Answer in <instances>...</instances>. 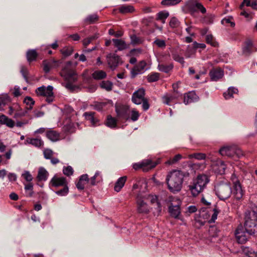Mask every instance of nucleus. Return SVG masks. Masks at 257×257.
I'll return each instance as SVG.
<instances>
[{"label": "nucleus", "mask_w": 257, "mask_h": 257, "mask_svg": "<svg viewBox=\"0 0 257 257\" xmlns=\"http://www.w3.org/2000/svg\"><path fill=\"white\" fill-rule=\"evenodd\" d=\"M189 176L188 172L181 170H173L169 172L166 178L169 189L173 192H179L182 187L184 178Z\"/></svg>", "instance_id": "f257e3e1"}, {"label": "nucleus", "mask_w": 257, "mask_h": 257, "mask_svg": "<svg viewBox=\"0 0 257 257\" xmlns=\"http://www.w3.org/2000/svg\"><path fill=\"white\" fill-rule=\"evenodd\" d=\"M60 75L67 81L65 87L68 89L74 90L75 86L73 84V83L77 81V77L72 68V63L70 61L67 62L61 71Z\"/></svg>", "instance_id": "f03ea898"}, {"label": "nucleus", "mask_w": 257, "mask_h": 257, "mask_svg": "<svg viewBox=\"0 0 257 257\" xmlns=\"http://www.w3.org/2000/svg\"><path fill=\"white\" fill-rule=\"evenodd\" d=\"M244 227L250 234L257 233V214L255 210L246 213Z\"/></svg>", "instance_id": "7ed1b4c3"}, {"label": "nucleus", "mask_w": 257, "mask_h": 257, "mask_svg": "<svg viewBox=\"0 0 257 257\" xmlns=\"http://www.w3.org/2000/svg\"><path fill=\"white\" fill-rule=\"evenodd\" d=\"M208 181V177L206 175H198L194 180L193 184L189 187L192 194L194 196H197L203 190Z\"/></svg>", "instance_id": "20e7f679"}, {"label": "nucleus", "mask_w": 257, "mask_h": 257, "mask_svg": "<svg viewBox=\"0 0 257 257\" xmlns=\"http://www.w3.org/2000/svg\"><path fill=\"white\" fill-rule=\"evenodd\" d=\"M215 191L218 197L222 200L229 198L232 194L231 186L227 183H220L215 186Z\"/></svg>", "instance_id": "39448f33"}, {"label": "nucleus", "mask_w": 257, "mask_h": 257, "mask_svg": "<svg viewBox=\"0 0 257 257\" xmlns=\"http://www.w3.org/2000/svg\"><path fill=\"white\" fill-rule=\"evenodd\" d=\"M185 6L191 15L194 17H196L197 11H200L202 14L206 12L205 7L196 0H188L186 2Z\"/></svg>", "instance_id": "423d86ee"}, {"label": "nucleus", "mask_w": 257, "mask_h": 257, "mask_svg": "<svg viewBox=\"0 0 257 257\" xmlns=\"http://www.w3.org/2000/svg\"><path fill=\"white\" fill-rule=\"evenodd\" d=\"M169 201L170 202L169 210L171 215L175 218H179L181 213L180 208L181 200L177 197L170 196L169 198Z\"/></svg>", "instance_id": "0eeeda50"}, {"label": "nucleus", "mask_w": 257, "mask_h": 257, "mask_svg": "<svg viewBox=\"0 0 257 257\" xmlns=\"http://www.w3.org/2000/svg\"><path fill=\"white\" fill-rule=\"evenodd\" d=\"M219 153L222 156H226L229 157L236 156L237 158L243 155L242 151L235 146H226L221 148Z\"/></svg>", "instance_id": "6e6552de"}, {"label": "nucleus", "mask_w": 257, "mask_h": 257, "mask_svg": "<svg viewBox=\"0 0 257 257\" xmlns=\"http://www.w3.org/2000/svg\"><path fill=\"white\" fill-rule=\"evenodd\" d=\"M53 88L52 86L49 85L47 87L42 86L38 87L36 90V92L38 95L47 97L46 101L49 103L53 101Z\"/></svg>", "instance_id": "1a4fd4ad"}, {"label": "nucleus", "mask_w": 257, "mask_h": 257, "mask_svg": "<svg viewBox=\"0 0 257 257\" xmlns=\"http://www.w3.org/2000/svg\"><path fill=\"white\" fill-rule=\"evenodd\" d=\"M235 235L238 243H244L248 240L249 236L253 234L246 231L245 227L244 228L242 225H239L235 230Z\"/></svg>", "instance_id": "9d476101"}, {"label": "nucleus", "mask_w": 257, "mask_h": 257, "mask_svg": "<svg viewBox=\"0 0 257 257\" xmlns=\"http://www.w3.org/2000/svg\"><path fill=\"white\" fill-rule=\"evenodd\" d=\"M61 63V61L54 59L44 60L43 61V70L45 73H48L51 69L58 67Z\"/></svg>", "instance_id": "9b49d317"}, {"label": "nucleus", "mask_w": 257, "mask_h": 257, "mask_svg": "<svg viewBox=\"0 0 257 257\" xmlns=\"http://www.w3.org/2000/svg\"><path fill=\"white\" fill-rule=\"evenodd\" d=\"M145 90L144 88H140L134 92L132 95V101L136 104H140L146 98H145Z\"/></svg>", "instance_id": "f8f14e48"}, {"label": "nucleus", "mask_w": 257, "mask_h": 257, "mask_svg": "<svg viewBox=\"0 0 257 257\" xmlns=\"http://www.w3.org/2000/svg\"><path fill=\"white\" fill-rule=\"evenodd\" d=\"M115 110L118 117L126 120L130 119V110L128 106L116 107Z\"/></svg>", "instance_id": "ddd939ff"}, {"label": "nucleus", "mask_w": 257, "mask_h": 257, "mask_svg": "<svg viewBox=\"0 0 257 257\" xmlns=\"http://www.w3.org/2000/svg\"><path fill=\"white\" fill-rule=\"evenodd\" d=\"M137 210L139 213L148 214L150 212V209L148 205L144 202L139 195L137 198Z\"/></svg>", "instance_id": "4468645a"}, {"label": "nucleus", "mask_w": 257, "mask_h": 257, "mask_svg": "<svg viewBox=\"0 0 257 257\" xmlns=\"http://www.w3.org/2000/svg\"><path fill=\"white\" fill-rule=\"evenodd\" d=\"M159 163V160L154 161L149 159L144 160L142 161L143 171L148 172L154 169Z\"/></svg>", "instance_id": "2eb2a0df"}, {"label": "nucleus", "mask_w": 257, "mask_h": 257, "mask_svg": "<svg viewBox=\"0 0 257 257\" xmlns=\"http://www.w3.org/2000/svg\"><path fill=\"white\" fill-rule=\"evenodd\" d=\"M107 60L109 67L113 70L118 66L120 59L115 54H109L107 56Z\"/></svg>", "instance_id": "dca6fc26"}, {"label": "nucleus", "mask_w": 257, "mask_h": 257, "mask_svg": "<svg viewBox=\"0 0 257 257\" xmlns=\"http://www.w3.org/2000/svg\"><path fill=\"white\" fill-rule=\"evenodd\" d=\"M67 182L65 177H58L54 176L51 180L50 185L52 187H58L67 185Z\"/></svg>", "instance_id": "f3484780"}, {"label": "nucleus", "mask_w": 257, "mask_h": 257, "mask_svg": "<svg viewBox=\"0 0 257 257\" xmlns=\"http://www.w3.org/2000/svg\"><path fill=\"white\" fill-rule=\"evenodd\" d=\"M199 98L194 91H190L187 93L184 94V103L185 104H188L192 102L198 101Z\"/></svg>", "instance_id": "a211bd4d"}, {"label": "nucleus", "mask_w": 257, "mask_h": 257, "mask_svg": "<svg viewBox=\"0 0 257 257\" xmlns=\"http://www.w3.org/2000/svg\"><path fill=\"white\" fill-rule=\"evenodd\" d=\"M211 79L213 81H217L224 75V72L219 67L213 68L209 72Z\"/></svg>", "instance_id": "6ab92c4d"}, {"label": "nucleus", "mask_w": 257, "mask_h": 257, "mask_svg": "<svg viewBox=\"0 0 257 257\" xmlns=\"http://www.w3.org/2000/svg\"><path fill=\"white\" fill-rule=\"evenodd\" d=\"M242 54L245 56L249 55L253 51L252 41L250 39L246 40L242 47Z\"/></svg>", "instance_id": "aec40b11"}, {"label": "nucleus", "mask_w": 257, "mask_h": 257, "mask_svg": "<svg viewBox=\"0 0 257 257\" xmlns=\"http://www.w3.org/2000/svg\"><path fill=\"white\" fill-rule=\"evenodd\" d=\"M146 64L144 61L140 62L132 70L133 77H134L138 74L142 73L144 71Z\"/></svg>", "instance_id": "412c9836"}, {"label": "nucleus", "mask_w": 257, "mask_h": 257, "mask_svg": "<svg viewBox=\"0 0 257 257\" xmlns=\"http://www.w3.org/2000/svg\"><path fill=\"white\" fill-rule=\"evenodd\" d=\"M233 197L236 200L241 199L243 195V192L239 182H236L235 185H233V190L232 191Z\"/></svg>", "instance_id": "4be33fe9"}, {"label": "nucleus", "mask_w": 257, "mask_h": 257, "mask_svg": "<svg viewBox=\"0 0 257 257\" xmlns=\"http://www.w3.org/2000/svg\"><path fill=\"white\" fill-rule=\"evenodd\" d=\"M25 144H30L36 147L40 148L44 146V142L40 139L27 138L25 141Z\"/></svg>", "instance_id": "5701e85b"}, {"label": "nucleus", "mask_w": 257, "mask_h": 257, "mask_svg": "<svg viewBox=\"0 0 257 257\" xmlns=\"http://www.w3.org/2000/svg\"><path fill=\"white\" fill-rule=\"evenodd\" d=\"M46 137L52 142H56L60 140V134L56 131L50 130L47 131Z\"/></svg>", "instance_id": "b1692460"}, {"label": "nucleus", "mask_w": 257, "mask_h": 257, "mask_svg": "<svg viewBox=\"0 0 257 257\" xmlns=\"http://www.w3.org/2000/svg\"><path fill=\"white\" fill-rule=\"evenodd\" d=\"M238 89L234 87H230L228 88L226 92H224L223 96L225 99H229L233 98V94H237L238 93Z\"/></svg>", "instance_id": "393cba45"}, {"label": "nucleus", "mask_w": 257, "mask_h": 257, "mask_svg": "<svg viewBox=\"0 0 257 257\" xmlns=\"http://www.w3.org/2000/svg\"><path fill=\"white\" fill-rule=\"evenodd\" d=\"M114 45L118 50L121 51L127 48V45L125 42L121 39H112Z\"/></svg>", "instance_id": "a878e982"}, {"label": "nucleus", "mask_w": 257, "mask_h": 257, "mask_svg": "<svg viewBox=\"0 0 257 257\" xmlns=\"http://www.w3.org/2000/svg\"><path fill=\"white\" fill-rule=\"evenodd\" d=\"M0 122L6 124L7 126L10 127H13L15 125V122L12 119L8 118L4 114L0 116Z\"/></svg>", "instance_id": "bb28decb"}, {"label": "nucleus", "mask_w": 257, "mask_h": 257, "mask_svg": "<svg viewBox=\"0 0 257 257\" xmlns=\"http://www.w3.org/2000/svg\"><path fill=\"white\" fill-rule=\"evenodd\" d=\"M64 123V128L65 131L70 133H73L75 131V124L70 119L66 120Z\"/></svg>", "instance_id": "cd10ccee"}, {"label": "nucleus", "mask_w": 257, "mask_h": 257, "mask_svg": "<svg viewBox=\"0 0 257 257\" xmlns=\"http://www.w3.org/2000/svg\"><path fill=\"white\" fill-rule=\"evenodd\" d=\"M242 252L246 257H256L257 251L253 250L249 247H243L242 248Z\"/></svg>", "instance_id": "c85d7f7f"}, {"label": "nucleus", "mask_w": 257, "mask_h": 257, "mask_svg": "<svg viewBox=\"0 0 257 257\" xmlns=\"http://www.w3.org/2000/svg\"><path fill=\"white\" fill-rule=\"evenodd\" d=\"M126 177L125 176H123L119 178L117 182H116L114 189L116 192H119L121 189V188L123 187L124 183L126 181Z\"/></svg>", "instance_id": "c756f323"}, {"label": "nucleus", "mask_w": 257, "mask_h": 257, "mask_svg": "<svg viewBox=\"0 0 257 257\" xmlns=\"http://www.w3.org/2000/svg\"><path fill=\"white\" fill-rule=\"evenodd\" d=\"M182 156L181 154H177L172 158H170L165 162V164L168 165H173L177 164L182 159Z\"/></svg>", "instance_id": "7c9ffc66"}, {"label": "nucleus", "mask_w": 257, "mask_h": 257, "mask_svg": "<svg viewBox=\"0 0 257 257\" xmlns=\"http://www.w3.org/2000/svg\"><path fill=\"white\" fill-rule=\"evenodd\" d=\"M48 176V173L44 168H40L39 169L37 175V178L39 181H46Z\"/></svg>", "instance_id": "2f4dec72"}, {"label": "nucleus", "mask_w": 257, "mask_h": 257, "mask_svg": "<svg viewBox=\"0 0 257 257\" xmlns=\"http://www.w3.org/2000/svg\"><path fill=\"white\" fill-rule=\"evenodd\" d=\"M26 55L28 61L31 62L36 60L38 56V53L35 50H29Z\"/></svg>", "instance_id": "473e14b6"}, {"label": "nucleus", "mask_w": 257, "mask_h": 257, "mask_svg": "<svg viewBox=\"0 0 257 257\" xmlns=\"http://www.w3.org/2000/svg\"><path fill=\"white\" fill-rule=\"evenodd\" d=\"M92 77L94 79H102L106 77V74L105 72L103 70L95 71L93 73Z\"/></svg>", "instance_id": "72a5a7b5"}, {"label": "nucleus", "mask_w": 257, "mask_h": 257, "mask_svg": "<svg viewBox=\"0 0 257 257\" xmlns=\"http://www.w3.org/2000/svg\"><path fill=\"white\" fill-rule=\"evenodd\" d=\"M134 11V7L130 5H122L119 8V11L122 14L132 13Z\"/></svg>", "instance_id": "f704fd0d"}, {"label": "nucleus", "mask_w": 257, "mask_h": 257, "mask_svg": "<svg viewBox=\"0 0 257 257\" xmlns=\"http://www.w3.org/2000/svg\"><path fill=\"white\" fill-rule=\"evenodd\" d=\"M177 98L176 95L166 94L162 97L163 102L166 104L170 105V102Z\"/></svg>", "instance_id": "c9c22d12"}, {"label": "nucleus", "mask_w": 257, "mask_h": 257, "mask_svg": "<svg viewBox=\"0 0 257 257\" xmlns=\"http://www.w3.org/2000/svg\"><path fill=\"white\" fill-rule=\"evenodd\" d=\"M158 67L160 71L168 73L172 70L173 65L172 64L169 65L159 64Z\"/></svg>", "instance_id": "e433bc0d"}, {"label": "nucleus", "mask_w": 257, "mask_h": 257, "mask_svg": "<svg viewBox=\"0 0 257 257\" xmlns=\"http://www.w3.org/2000/svg\"><path fill=\"white\" fill-rule=\"evenodd\" d=\"M95 112H86L84 113L86 119L90 120L93 125L97 121V119L94 117Z\"/></svg>", "instance_id": "4c0bfd02"}, {"label": "nucleus", "mask_w": 257, "mask_h": 257, "mask_svg": "<svg viewBox=\"0 0 257 257\" xmlns=\"http://www.w3.org/2000/svg\"><path fill=\"white\" fill-rule=\"evenodd\" d=\"M102 178L100 176V173L99 172L97 171L95 173L94 176L89 179V181L91 185H95L96 182H100Z\"/></svg>", "instance_id": "58836bf2"}, {"label": "nucleus", "mask_w": 257, "mask_h": 257, "mask_svg": "<svg viewBox=\"0 0 257 257\" xmlns=\"http://www.w3.org/2000/svg\"><path fill=\"white\" fill-rule=\"evenodd\" d=\"M188 157L189 159L194 158L198 160H205L206 159V156L204 153H193V154H189L188 155Z\"/></svg>", "instance_id": "ea45409f"}, {"label": "nucleus", "mask_w": 257, "mask_h": 257, "mask_svg": "<svg viewBox=\"0 0 257 257\" xmlns=\"http://www.w3.org/2000/svg\"><path fill=\"white\" fill-rule=\"evenodd\" d=\"M206 42L213 47L218 46V43L215 41V38L211 34H208L206 36Z\"/></svg>", "instance_id": "a19ab883"}, {"label": "nucleus", "mask_w": 257, "mask_h": 257, "mask_svg": "<svg viewBox=\"0 0 257 257\" xmlns=\"http://www.w3.org/2000/svg\"><path fill=\"white\" fill-rule=\"evenodd\" d=\"M169 14L167 12H160L157 14V20H160L162 23H165V20L168 17Z\"/></svg>", "instance_id": "79ce46f5"}, {"label": "nucleus", "mask_w": 257, "mask_h": 257, "mask_svg": "<svg viewBox=\"0 0 257 257\" xmlns=\"http://www.w3.org/2000/svg\"><path fill=\"white\" fill-rule=\"evenodd\" d=\"M106 124L108 127H115L116 125V120L111 115H108L106 119Z\"/></svg>", "instance_id": "37998d69"}, {"label": "nucleus", "mask_w": 257, "mask_h": 257, "mask_svg": "<svg viewBox=\"0 0 257 257\" xmlns=\"http://www.w3.org/2000/svg\"><path fill=\"white\" fill-rule=\"evenodd\" d=\"M98 20V17L96 14H92L88 16L85 19V22L87 24L94 23Z\"/></svg>", "instance_id": "c03bdc74"}, {"label": "nucleus", "mask_w": 257, "mask_h": 257, "mask_svg": "<svg viewBox=\"0 0 257 257\" xmlns=\"http://www.w3.org/2000/svg\"><path fill=\"white\" fill-rule=\"evenodd\" d=\"M24 102L27 105V109H31L35 103V101L30 96H27L24 100Z\"/></svg>", "instance_id": "a18cd8bd"}, {"label": "nucleus", "mask_w": 257, "mask_h": 257, "mask_svg": "<svg viewBox=\"0 0 257 257\" xmlns=\"http://www.w3.org/2000/svg\"><path fill=\"white\" fill-rule=\"evenodd\" d=\"M140 114L138 111L136 109L133 108L130 111V118L133 121H137Z\"/></svg>", "instance_id": "49530a36"}, {"label": "nucleus", "mask_w": 257, "mask_h": 257, "mask_svg": "<svg viewBox=\"0 0 257 257\" xmlns=\"http://www.w3.org/2000/svg\"><path fill=\"white\" fill-rule=\"evenodd\" d=\"M182 0H163L161 4L164 6H170L176 5L181 2Z\"/></svg>", "instance_id": "de8ad7c7"}, {"label": "nucleus", "mask_w": 257, "mask_h": 257, "mask_svg": "<svg viewBox=\"0 0 257 257\" xmlns=\"http://www.w3.org/2000/svg\"><path fill=\"white\" fill-rule=\"evenodd\" d=\"M100 86L107 91H110L112 89V83L109 81H103L100 83Z\"/></svg>", "instance_id": "09e8293b"}, {"label": "nucleus", "mask_w": 257, "mask_h": 257, "mask_svg": "<svg viewBox=\"0 0 257 257\" xmlns=\"http://www.w3.org/2000/svg\"><path fill=\"white\" fill-rule=\"evenodd\" d=\"M69 192V188L67 185L63 186V188L56 191V194L59 196H66Z\"/></svg>", "instance_id": "8fccbe9b"}, {"label": "nucleus", "mask_w": 257, "mask_h": 257, "mask_svg": "<svg viewBox=\"0 0 257 257\" xmlns=\"http://www.w3.org/2000/svg\"><path fill=\"white\" fill-rule=\"evenodd\" d=\"M73 48L71 47H65L61 50V53L65 57L70 56L73 52Z\"/></svg>", "instance_id": "3c124183"}, {"label": "nucleus", "mask_w": 257, "mask_h": 257, "mask_svg": "<svg viewBox=\"0 0 257 257\" xmlns=\"http://www.w3.org/2000/svg\"><path fill=\"white\" fill-rule=\"evenodd\" d=\"M160 75L158 73H154L148 76V80L150 82H155L159 80Z\"/></svg>", "instance_id": "603ef678"}, {"label": "nucleus", "mask_w": 257, "mask_h": 257, "mask_svg": "<svg viewBox=\"0 0 257 257\" xmlns=\"http://www.w3.org/2000/svg\"><path fill=\"white\" fill-rule=\"evenodd\" d=\"M169 25L171 28H176L179 27L180 22L176 18L173 17L170 21Z\"/></svg>", "instance_id": "864d4df0"}, {"label": "nucleus", "mask_w": 257, "mask_h": 257, "mask_svg": "<svg viewBox=\"0 0 257 257\" xmlns=\"http://www.w3.org/2000/svg\"><path fill=\"white\" fill-rule=\"evenodd\" d=\"M44 156L45 159H50L53 155V152L49 149H45L43 151Z\"/></svg>", "instance_id": "5fc2aeb1"}, {"label": "nucleus", "mask_w": 257, "mask_h": 257, "mask_svg": "<svg viewBox=\"0 0 257 257\" xmlns=\"http://www.w3.org/2000/svg\"><path fill=\"white\" fill-rule=\"evenodd\" d=\"M217 165L219 166V173L221 174H223L226 169V166L224 162L221 160H219Z\"/></svg>", "instance_id": "6e6d98bb"}, {"label": "nucleus", "mask_w": 257, "mask_h": 257, "mask_svg": "<svg viewBox=\"0 0 257 257\" xmlns=\"http://www.w3.org/2000/svg\"><path fill=\"white\" fill-rule=\"evenodd\" d=\"M63 171V173L67 176H71L73 173V168L70 166L64 167Z\"/></svg>", "instance_id": "4d7b16f0"}, {"label": "nucleus", "mask_w": 257, "mask_h": 257, "mask_svg": "<svg viewBox=\"0 0 257 257\" xmlns=\"http://www.w3.org/2000/svg\"><path fill=\"white\" fill-rule=\"evenodd\" d=\"M173 58L174 59V60L179 62L182 65H183L185 63L184 58L177 53H174L173 54Z\"/></svg>", "instance_id": "13d9d810"}, {"label": "nucleus", "mask_w": 257, "mask_h": 257, "mask_svg": "<svg viewBox=\"0 0 257 257\" xmlns=\"http://www.w3.org/2000/svg\"><path fill=\"white\" fill-rule=\"evenodd\" d=\"M214 16L212 14H208L204 18V21L207 24H212L213 22Z\"/></svg>", "instance_id": "bf43d9fd"}, {"label": "nucleus", "mask_w": 257, "mask_h": 257, "mask_svg": "<svg viewBox=\"0 0 257 257\" xmlns=\"http://www.w3.org/2000/svg\"><path fill=\"white\" fill-rule=\"evenodd\" d=\"M131 43L133 44H139L141 43L142 41L141 39L138 37L136 35H133L131 36Z\"/></svg>", "instance_id": "052dcab7"}, {"label": "nucleus", "mask_w": 257, "mask_h": 257, "mask_svg": "<svg viewBox=\"0 0 257 257\" xmlns=\"http://www.w3.org/2000/svg\"><path fill=\"white\" fill-rule=\"evenodd\" d=\"M154 43L160 48H164L166 47V42L164 40L156 39Z\"/></svg>", "instance_id": "680f3d73"}, {"label": "nucleus", "mask_w": 257, "mask_h": 257, "mask_svg": "<svg viewBox=\"0 0 257 257\" xmlns=\"http://www.w3.org/2000/svg\"><path fill=\"white\" fill-rule=\"evenodd\" d=\"M27 113V111L26 110H23L22 109L19 110V111L16 112L15 113L14 115V118H17L19 117H21L24 116H25L26 115V113Z\"/></svg>", "instance_id": "e2e57ef3"}, {"label": "nucleus", "mask_w": 257, "mask_h": 257, "mask_svg": "<svg viewBox=\"0 0 257 257\" xmlns=\"http://www.w3.org/2000/svg\"><path fill=\"white\" fill-rule=\"evenodd\" d=\"M33 185L32 183H29L28 184H26L25 186V189L26 191H30V192L29 193V196H32L33 192Z\"/></svg>", "instance_id": "0e129e2a"}, {"label": "nucleus", "mask_w": 257, "mask_h": 257, "mask_svg": "<svg viewBox=\"0 0 257 257\" xmlns=\"http://www.w3.org/2000/svg\"><path fill=\"white\" fill-rule=\"evenodd\" d=\"M203 166V165L200 163H194L189 165V168L192 170H194V171H195L196 170L200 169Z\"/></svg>", "instance_id": "69168bd1"}, {"label": "nucleus", "mask_w": 257, "mask_h": 257, "mask_svg": "<svg viewBox=\"0 0 257 257\" xmlns=\"http://www.w3.org/2000/svg\"><path fill=\"white\" fill-rule=\"evenodd\" d=\"M213 211V213L212 215L210 220H209V222H210V223L214 222L215 221V220L217 219V216L219 213V211L216 208H214Z\"/></svg>", "instance_id": "338daca9"}, {"label": "nucleus", "mask_w": 257, "mask_h": 257, "mask_svg": "<svg viewBox=\"0 0 257 257\" xmlns=\"http://www.w3.org/2000/svg\"><path fill=\"white\" fill-rule=\"evenodd\" d=\"M22 176L28 182H31L33 179L31 174L28 171H26L24 174H23Z\"/></svg>", "instance_id": "774afa93"}]
</instances>
